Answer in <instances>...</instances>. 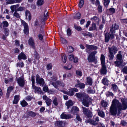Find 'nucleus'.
Masks as SVG:
<instances>
[{"mask_svg": "<svg viewBox=\"0 0 127 127\" xmlns=\"http://www.w3.org/2000/svg\"><path fill=\"white\" fill-rule=\"evenodd\" d=\"M81 14L79 12L77 13L75 16H74V19H80L81 17Z\"/></svg>", "mask_w": 127, "mask_h": 127, "instance_id": "nucleus-36", "label": "nucleus"}, {"mask_svg": "<svg viewBox=\"0 0 127 127\" xmlns=\"http://www.w3.org/2000/svg\"><path fill=\"white\" fill-rule=\"evenodd\" d=\"M100 59L101 65H105V58L103 54L101 55Z\"/></svg>", "mask_w": 127, "mask_h": 127, "instance_id": "nucleus-26", "label": "nucleus"}, {"mask_svg": "<svg viewBox=\"0 0 127 127\" xmlns=\"http://www.w3.org/2000/svg\"><path fill=\"white\" fill-rule=\"evenodd\" d=\"M17 67H23L24 66V64L22 62H20L17 63Z\"/></svg>", "mask_w": 127, "mask_h": 127, "instance_id": "nucleus-47", "label": "nucleus"}, {"mask_svg": "<svg viewBox=\"0 0 127 127\" xmlns=\"http://www.w3.org/2000/svg\"><path fill=\"white\" fill-rule=\"evenodd\" d=\"M20 104L23 107H25L28 104L27 102L24 100H23L22 101H21Z\"/></svg>", "mask_w": 127, "mask_h": 127, "instance_id": "nucleus-38", "label": "nucleus"}, {"mask_svg": "<svg viewBox=\"0 0 127 127\" xmlns=\"http://www.w3.org/2000/svg\"><path fill=\"white\" fill-rule=\"evenodd\" d=\"M53 103L56 106H57L59 102V99L57 97H53Z\"/></svg>", "mask_w": 127, "mask_h": 127, "instance_id": "nucleus-21", "label": "nucleus"}, {"mask_svg": "<svg viewBox=\"0 0 127 127\" xmlns=\"http://www.w3.org/2000/svg\"><path fill=\"white\" fill-rule=\"evenodd\" d=\"M36 82L40 85H43L44 83V81L42 78H40L39 75L37 74L36 76Z\"/></svg>", "mask_w": 127, "mask_h": 127, "instance_id": "nucleus-9", "label": "nucleus"}, {"mask_svg": "<svg viewBox=\"0 0 127 127\" xmlns=\"http://www.w3.org/2000/svg\"><path fill=\"white\" fill-rule=\"evenodd\" d=\"M96 29V26L95 24L93 23L92 24V26L89 28V30L90 31L95 30Z\"/></svg>", "mask_w": 127, "mask_h": 127, "instance_id": "nucleus-35", "label": "nucleus"}, {"mask_svg": "<svg viewBox=\"0 0 127 127\" xmlns=\"http://www.w3.org/2000/svg\"><path fill=\"white\" fill-rule=\"evenodd\" d=\"M117 49L115 46H114L112 47V58L113 57L112 54H115L117 52Z\"/></svg>", "mask_w": 127, "mask_h": 127, "instance_id": "nucleus-25", "label": "nucleus"}, {"mask_svg": "<svg viewBox=\"0 0 127 127\" xmlns=\"http://www.w3.org/2000/svg\"><path fill=\"white\" fill-rule=\"evenodd\" d=\"M106 68L105 65H101V68L100 72L101 74H105L106 73Z\"/></svg>", "mask_w": 127, "mask_h": 127, "instance_id": "nucleus-15", "label": "nucleus"}, {"mask_svg": "<svg viewBox=\"0 0 127 127\" xmlns=\"http://www.w3.org/2000/svg\"><path fill=\"white\" fill-rule=\"evenodd\" d=\"M8 25V23L6 21H3L2 23L0 22V27L1 28L5 27H7Z\"/></svg>", "mask_w": 127, "mask_h": 127, "instance_id": "nucleus-19", "label": "nucleus"}, {"mask_svg": "<svg viewBox=\"0 0 127 127\" xmlns=\"http://www.w3.org/2000/svg\"><path fill=\"white\" fill-rule=\"evenodd\" d=\"M97 53L96 51H94L91 52L89 55L87 59L89 62H92L96 61V60L95 58V55Z\"/></svg>", "mask_w": 127, "mask_h": 127, "instance_id": "nucleus-3", "label": "nucleus"}, {"mask_svg": "<svg viewBox=\"0 0 127 127\" xmlns=\"http://www.w3.org/2000/svg\"><path fill=\"white\" fill-rule=\"evenodd\" d=\"M121 106V104L118 100L114 99L112 101V115H115L117 113V107L119 109V107Z\"/></svg>", "mask_w": 127, "mask_h": 127, "instance_id": "nucleus-1", "label": "nucleus"}, {"mask_svg": "<svg viewBox=\"0 0 127 127\" xmlns=\"http://www.w3.org/2000/svg\"><path fill=\"white\" fill-rule=\"evenodd\" d=\"M109 52L108 53V56L109 58V59H111V48L109 47Z\"/></svg>", "mask_w": 127, "mask_h": 127, "instance_id": "nucleus-52", "label": "nucleus"}, {"mask_svg": "<svg viewBox=\"0 0 127 127\" xmlns=\"http://www.w3.org/2000/svg\"><path fill=\"white\" fill-rule=\"evenodd\" d=\"M122 105L121 104V106L119 107L118 111H119L120 110H126L127 108V105L124 104H122Z\"/></svg>", "mask_w": 127, "mask_h": 127, "instance_id": "nucleus-33", "label": "nucleus"}, {"mask_svg": "<svg viewBox=\"0 0 127 127\" xmlns=\"http://www.w3.org/2000/svg\"><path fill=\"white\" fill-rule=\"evenodd\" d=\"M91 20L93 21L96 23L98 25L100 20L99 18L96 16H94L91 19Z\"/></svg>", "mask_w": 127, "mask_h": 127, "instance_id": "nucleus-32", "label": "nucleus"}, {"mask_svg": "<svg viewBox=\"0 0 127 127\" xmlns=\"http://www.w3.org/2000/svg\"><path fill=\"white\" fill-rule=\"evenodd\" d=\"M44 3V0H38L37 1V4L38 5H41Z\"/></svg>", "mask_w": 127, "mask_h": 127, "instance_id": "nucleus-42", "label": "nucleus"}, {"mask_svg": "<svg viewBox=\"0 0 127 127\" xmlns=\"http://www.w3.org/2000/svg\"><path fill=\"white\" fill-rule=\"evenodd\" d=\"M83 113L89 118H91L92 116V112L89 110H88L86 107H82Z\"/></svg>", "mask_w": 127, "mask_h": 127, "instance_id": "nucleus-4", "label": "nucleus"}, {"mask_svg": "<svg viewBox=\"0 0 127 127\" xmlns=\"http://www.w3.org/2000/svg\"><path fill=\"white\" fill-rule=\"evenodd\" d=\"M76 119L78 121L81 122L82 121V119L80 117V116L78 114L76 115Z\"/></svg>", "mask_w": 127, "mask_h": 127, "instance_id": "nucleus-58", "label": "nucleus"}, {"mask_svg": "<svg viewBox=\"0 0 127 127\" xmlns=\"http://www.w3.org/2000/svg\"><path fill=\"white\" fill-rule=\"evenodd\" d=\"M25 15L27 19H28L29 20L31 19V15L30 12L28 10L26 11L25 12Z\"/></svg>", "mask_w": 127, "mask_h": 127, "instance_id": "nucleus-27", "label": "nucleus"}, {"mask_svg": "<svg viewBox=\"0 0 127 127\" xmlns=\"http://www.w3.org/2000/svg\"><path fill=\"white\" fill-rule=\"evenodd\" d=\"M98 113V115L102 118H103L105 116L104 113L102 111L99 110Z\"/></svg>", "mask_w": 127, "mask_h": 127, "instance_id": "nucleus-34", "label": "nucleus"}, {"mask_svg": "<svg viewBox=\"0 0 127 127\" xmlns=\"http://www.w3.org/2000/svg\"><path fill=\"white\" fill-rule=\"evenodd\" d=\"M73 102L72 100H70L67 101L65 103V105L67 106V109L69 108L70 106H72L73 104Z\"/></svg>", "mask_w": 127, "mask_h": 127, "instance_id": "nucleus-24", "label": "nucleus"}, {"mask_svg": "<svg viewBox=\"0 0 127 127\" xmlns=\"http://www.w3.org/2000/svg\"><path fill=\"white\" fill-rule=\"evenodd\" d=\"M17 83L21 87H23L24 86L25 80L23 76H21L19 77L17 79Z\"/></svg>", "mask_w": 127, "mask_h": 127, "instance_id": "nucleus-5", "label": "nucleus"}, {"mask_svg": "<svg viewBox=\"0 0 127 127\" xmlns=\"http://www.w3.org/2000/svg\"><path fill=\"white\" fill-rule=\"evenodd\" d=\"M66 94L70 96H72L74 95L73 91L72 89H70L68 92H66Z\"/></svg>", "mask_w": 127, "mask_h": 127, "instance_id": "nucleus-39", "label": "nucleus"}, {"mask_svg": "<svg viewBox=\"0 0 127 127\" xmlns=\"http://www.w3.org/2000/svg\"><path fill=\"white\" fill-rule=\"evenodd\" d=\"M48 12L47 10H45L44 16L42 17L41 19V20L42 22H44V21L47 20L48 18Z\"/></svg>", "mask_w": 127, "mask_h": 127, "instance_id": "nucleus-16", "label": "nucleus"}, {"mask_svg": "<svg viewBox=\"0 0 127 127\" xmlns=\"http://www.w3.org/2000/svg\"><path fill=\"white\" fill-rule=\"evenodd\" d=\"M19 4H17L16 5H12L10 6V8L13 12L14 10L17 11V9L19 7Z\"/></svg>", "mask_w": 127, "mask_h": 127, "instance_id": "nucleus-29", "label": "nucleus"}, {"mask_svg": "<svg viewBox=\"0 0 127 127\" xmlns=\"http://www.w3.org/2000/svg\"><path fill=\"white\" fill-rule=\"evenodd\" d=\"M121 52L119 51V53L117 55V59L120 61L121 62L123 61L122 59V55L121 54Z\"/></svg>", "mask_w": 127, "mask_h": 127, "instance_id": "nucleus-31", "label": "nucleus"}, {"mask_svg": "<svg viewBox=\"0 0 127 127\" xmlns=\"http://www.w3.org/2000/svg\"><path fill=\"white\" fill-rule=\"evenodd\" d=\"M28 43L31 46L33 47L34 46V43L33 38L32 37L30 38L28 40Z\"/></svg>", "mask_w": 127, "mask_h": 127, "instance_id": "nucleus-22", "label": "nucleus"}, {"mask_svg": "<svg viewBox=\"0 0 127 127\" xmlns=\"http://www.w3.org/2000/svg\"><path fill=\"white\" fill-rule=\"evenodd\" d=\"M100 105L102 107L105 108L108 105V103L104 100H102L100 102Z\"/></svg>", "mask_w": 127, "mask_h": 127, "instance_id": "nucleus-28", "label": "nucleus"}, {"mask_svg": "<svg viewBox=\"0 0 127 127\" xmlns=\"http://www.w3.org/2000/svg\"><path fill=\"white\" fill-rule=\"evenodd\" d=\"M43 99L45 100V102L48 106L50 105L51 104L52 100L47 97L46 95L43 96Z\"/></svg>", "mask_w": 127, "mask_h": 127, "instance_id": "nucleus-12", "label": "nucleus"}, {"mask_svg": "<svg viewBox=\"0 0 127 127\" xmlns=\"http://www.w3.org/2000/svg\"><path fill=\"white\" fill-rule=\"evenodd\" d=\"M79 109L77 107H73L71 109V112L74 114L78 112Z\"/></svg>", "mask_w": 127, "mask_h": 127, "instance_id": "nucleus-23", "label": "nucleus"}, {"mask_svg": "<svg viewBox=\"0 0 127 127\" xmlns=\"http://www.w3.org/2000/svg\"><path fill=\"white\" fill-rule=\"evenodd\" d=\"M87 95L86 94L84 93L81 94L79 93H76L75 95L78 98L79 100L81 101L82 99H83Z\"/></svg>", "mask_w": 127, "mask_h": 127, "instance_id": "nucleus-10", "label": "nucleus"}, {"mask_svg": "<svg viewBox=\"0 0 127 127\" xmlns=\"http://www.w3.org/2000/svg\"><path fill=\"white\" fill-rule=\"evenodd\" d=\"M47 70L51 69L52 67V65L51 64H48L46 66Z\"/></svg>", "mask_w": 127, "mask_h": 127, "instance_id": "nucleus-61", "label": "nucleus"}, {"mask_svg": "<svg viewBox=\"0 0 127 127\" xmlns=\"http://www.w3.org/2000/svg\"><path fill=\"white\" fill-rule=\"evenodd\" d=\"M92 100L91 98L87 95L83 99L82 103L86 107H88L89 105L92 103Z\"/></svg>", "mask_w": 127, "mask_h": 127, "instance_id": "nucleus-2", "label": "nucleus"}, {"mask_svg": "<svg viewBox=\"0 0 127 127\" xmlns=\"http://www.w3.org/2000/svg\"><path fill=\"white\" fill-rule=\"evenodd\" d=\"M84 3V0H81L79 4V7L81 8L82 7Z\"/></svg>", "mask_w": 127, "mask_h": 127, "instance_id": "nucleus-49", "label": "nucleus"}, {"mask_svg": "<svg viewBox=\"0 0 127 127\" xmlns=\"http://www.w3.org/2000/svg\"><path fill=\"white\" fill-rule=\"evenodd\" d=\"M21 23L24 27V33L27 34L29 33V28L27 24L24 21H21Z\"/></svg>", "mask_w": 127, "mask_h": 127, "instance_id": "nucleus-7", "label": "nucleus"}, {"mask_svg": "<svg viewBox=\"0 0 127 127\" xmlns=\"http://www.w3.org/2000/svg\"><path fill=\"white\" fill-rule=\"evenodd\" d=\"M122 104L127 105V99L125 98H122L121 100Z\"/></svg>", "mask_w": 127, "mask_h": 127, "instance_id": "nucleus-45", "label": "nucleus"}, {"mask_svg": "<svg viewBox=\"0 0 127 127\" xmlns=\"http://www.w3.org/2000/svg\"><path fill=\"white\" fill-rule=\"evenodd\" d=\"M86 52L88 53H89V50H95L97 49V46L94 45L86 44Z\"/></svg>", "mask_w": 127, "mask_h": 127, "instance_id": "nucleus-6", "label": "nucleus"}, {"mask_svg": "<svg viewBox=\"0 0 127 127\" xmlns=\"http://www.w3.org/2000/svg\"><path fill=\"white\" fill-rule=\"evenodd\" d=\"M77 83L75 86L76 87H79L80 89L84 88L85 87V84L83 83L80 82L79 80H78L77 81Z\"/></svg>", "mask_w": 127, "mask_h": 127, "instance_id": "nucleus-11", "label": "nucleus"}, {"mask_svg": "<svg viewBox=\"0 0 127 127\" xmlns=\"http://www.w3.org/2000/svg\"><path fill=\"white\" fill-rule=\"evenodd\" d=\"M67 50L69 52H72L73 51V49L72 47L70 46L67 47Z\"/></svg>", "mask_w": 127, "mask_h": 127, "instance_id": "nucleus-48", "label": "nucleus"}, {"mask_svg": "<svg viewBox=\"0 0 127 127\" xmlns=\"http://www.w3.org/2000/svg\"><path fill=\"white\" fill-rule=\"evenodd\" d=\"M55 125L58 126H62L63 125V122L62 121H58L55 123Z\"/></svg>", "mask_w": 127, "mask_h": 127, "instance_id": "nucleus-41", "label": "nucleus"}, {"mask_svg": "<svg viewBox=\"0 0 127 127\" xmlns=\"http://www.w3.org/2000/svg\"><path fill=\"white\" fill-rule=\"evenodd\" d=\"M18 58L19 60H26L27 59V57L22 52L19 55Z\"/></svg>", "mask_w": 127, "mask_h": 127, "instance_id": "nucleus-17", "label": "nucleus"}, {"mask_svg": "<svg viewBox=\"0 0 127 127\" xmlns=\"http://www.w3.org/2000/svg\"><path fill=\"white\" fill-rule=\"evenodd\" d=\"M4 30L5 34L6 36H7L9 34V30L8 28H4Z\"/></svg>", "mask_w": 127, "mask_h": 127, "instance_id": "nucleus-57", "label": "nucleus"}, {"mask_svg": "<svg viewBox=\"0 0 127 127\" xmlns=\"http://www.w3.org/2000/svg\"><path fill=\"white\" fill-rule=\"evenodd\" d=\"M61 40L62 43L64 44H66L67 43V41L64 38H61Z\"/></svg>", "mask_w": 127, "mask_h": 127, "instance_id": "nucleus-63", "label": "nucleus"}, {"mask_svg": "<svg viewBox=\"0 0 127 127\" xmlns=\"http://www.w3.org/2000/svg\"><path fill=\"white\" fill-rule=\"evenodd\" d=\"M104 4L106 7L108 6V4L109 2V0H103Z\"/></svg>", "mask_w": 127, "mask_h": 127, "instance_id": "nucleus-50", "label": "nucleus"}, {"mask_svg": "<svg viewBox=\"0 0 127 127\" xmlns=\"http://www.w3.org/2000/svg\"><path fill=\"white\" fill-rule=\"evenodd\" d=\"M62 61L64 63H65L66 61V56L63 55L62 56Z\"/></svg>", "mask_w": 127, "mask_h": 127, "instance_id": "nucleus-55", "label": "nucleus"}, {"mask_svg": "<svg viewBox=\"0 0 127 127\" xmlns=\"http://www.w3.org/2000/svg\"><path fill=\"white\" fill-rule=\"evenodd\" d=\"M89 122L91 124L95 126L97 124V123L94 120H90Z\"/></svg>", "mask_w": 127, "mask_h": 127, "instance_id": "nucleus-40", "label": "nucleus"}, {"mask_svg": "<svg viewBox=\"0 0 127 127\" xmlns=\"http://www.w3.org/2000/svg\"><path fill=\"white\" fill-rule=\"evenodd\" d=\"M122 61H119V62H117L116 61L115 62V63L116 64V65L118 66H119L121 65V64L122 63Z\"/></svg>", "mask_w": 127, "mask_h": 127, "instance_id": "nucleus-62", "label": "nucleus"}, {"mask_svg": "<svg viewBox=\"0 0 127 127\" xmlns=\"http://www.w3.org/2000/svg\"><path fill=\"white\" fill-rule=\"evenodd\" d=\"M28 115L33 117H35L36 115L35 113L32 111H30L28 113Z\"/></svg>", "mask_w": 127, "mask_h": 127, "instance_id": "nucleus-46", "label": "nucleus"}, {"mask_svg": "<svg viewBox=\"0 0 127 127\" xmlns=\"http://www.w3.org/2000/svg\"><path fill=\"white\" fill-rule=\"evenodd\" d=\"M32 89L34 90L35 92H36L38 93L41 94L42 93L40 88L38 87H37L34 85L32 86Z\"/></svg>", "mask_w": 127, "mask_h": 127, "instance_id": "nucleus-18", "label": "nucleus"}, {"mask_svg": "<svg viewBox=\"0 0 127 127\" xmlns=\"http://www.w3.org/2000/svg\"><path fill=\"white\" fill-rule=\"evenodd\" d=\"M13 88L14 87L12 86H10L8 88L6 94V95L8 97L9 96L10 93Z\"/></svg>", "mask_w": 127, "mask_h": 127, "instance_id": "nucleus-30", "label": "nucleus"}, {"mask_svg": "<svg viewBox=\"0 0 127 127\" xmlns=\"http://www.w3.org/2000/svg\"><path fill=\"white\" fill-rule=\"evenodd\" d=\"M33 98V97L31 96H28L25 98V99L27 101H31Z\"/></svg>", "mask_w": 127, "mask_h": 127, "instance_id": "nucleus-56", "label": "nucleus"}, {"mask_svg": "<svg viewBox=\"0 0 127 127\" xmlns=\"http://www.w3.org/2000/svg\"><path fill=\"white\" fill-rule=\"evenodd\" d=\"M102 83L104 85H107L108 81L106 78H104L102 80Z\"/></svg>", "mask_w": 127, "mask_h": 127, "instance_id": "nucleus-44", "label": "nucleus"}, {"mask_svg": "<svg viewBox=\"0 0 127 127\" xmlns=\"http://www.w3.org/2000/svg\"><path fill=\"white\" fill-rule=\"evenodd\" d=\"M97 10L98 12H101L102 11V6L100 5H99L98 6Z\"/></svg>", "mask_w": 127, "mask_h": 127, "instance_id": "nucleus-60", "label": "nucleus"}, {"mask_svg": "<svg viewBox=\"0 0 127 127\" xmlns=\"http://www.w3.org/2000/svg\"><path fill=\"white\" fill-rule=\"evenodd\" d=\"M56 79L54 78L52 79L50 81V84L52 85L54 87L57 89L60 85V82L56 81Z\"/></svg>", "mask_w": 127, "mask_h": 127, "instance_id": "nucleus-8", "label": "nucleus"}, {"mask_svg": "<svg viewBox=\"0 0 127 127\" xmlns=\"http://www.w3.org/2000/svg\"><path fill=\"white\" fill-rule=\"evenodd\" d=\"M20 100L19 95H16L15 96L13 101V104H17Z\"/></svg>", "mask_w": 127, "mask_h": 127, "instance_id": "nucleus-20", "label": "nucleus"}, {"mask_svg": "<svg viewBox=\"0 0 127 127\" xmlns=\"http://www.w3.org/2000/svg\"><path fill=\"white\" fill-rule=\"evenodd\" d=\"M61 118L62 119H67L72 118V116L70 114L66 115L64 113H62L60 116Z\"/></svg>", "mask_w": 127, "mask_h": 127, "instance_id": "nucleus-13", "label": "nucleus"}, {"mask_svg": "<svg viewBox=\"0 0 127 127\" xmlns=\"http://www.w3.org/2000/svg\"><path fill=\"white\" fill-rule=\"evenodd\" d=\"M109 35H111V34H109V33H106L105 35V41L106 42H108L109 41Z\"/></svg>", "mask_w": 127, "mask_h": 127, "instance_id": "nucleus-37", "label": "nucleus"}, {"mask_svg": "<svg viewBox=\"0 0 127 127\" xmlns=\"http://www.w3.org/2000/svg\"><path fill=\"white\" fill-rule=\"evenodd\" d=\"M76 73L77 75L80 77H81L82 76V72L78 70H76Z\"/></svg>", "mask_w": 127, "mask_h": 127, "instance_id": "nucleus-53", "label": "nucleus"}, {"mask_svg": "<svg viewBox=\"0 0 127 127\" xmlns=\"http://www.w3.org/2000/svg\"><path fill=\"white\" fill-rule=\"evenodd\" d=\"M113 90L114 91H116L118 89V87L116 84H113L112 85Z\"/></svg>", "mask_w": 127, "mask_h": 127, "instance_id": "nucleus-54", "label": "nucleus"}, {"mask_svg": "<svg viewBox=\"0 0 127 127\" xmlns=\"http://www.w3.org/2000/svg\"><path fill=\"white\" fill-rule=\"evenodd\" d=\"M83 35L85 36H89L91 37L92 36V34L89 32H88L86 33H83Z\"/></svg>", "mask_w": 127, "mask_h": 127, "instance_id": "nucleus-51", "label": "nucleus"}, {"mask_svg": "<svg viewBox=\"0 0 127 127\" xmlns=\"http://www.w3.org/2000/svg\"><path fill=\"white\" fill-rule=\"evenodd\" d=\"M119 28V26L118 24L116 23H115L114 25H113L112 28V30H116L118 29Z\"/></svg>", "mask_w": 127, "mask_h": 127, "instance_id": "nucleus-43", "label": "nucleus"}, {"mask_svg": "<svg viewBox=\"0 0 127 127\" xmlns=\"http://www.w3.org/2000/svg\"><path fill=\"white\" fill-rule=\"evenodd\" d=\"M86 84L87 85H92L93 84V80L90 77H86Z\"/></svg>", "mask_w": 127, "mask_h": 127, "instance_id": "nucleus-14", "label": "nucleus"}, {"mask_svg": "<svg viewBox=\"0 0 127 127\" xmlns=\"http://www.w3.org/2000/svg\"><path fill=\"white\" fill-rule=\"evenodd\" d=\"M35 77L34 76H32V77L31 80L32 82V86L34 85Z\"/></svg>", "mask_w": 127, "mask_h": 127, "instance_id": "nucleus-59", "label": "nucleus"}, {"mask_svg": "<svg viewBox=\"0 0 127 127\" xmlns=\"http://www.w3.org/2000/svg\"><path fill=\"white\" fill-rule=\"evenodd\" d=\"M74 57L73 55H71L69 56V60L71 61H73L74 58Z\"/></svg>", "mask_w": 127, "mask_h": 127, "instance_id": "nucleus-64", "label": "nucleus"}]
</instances>
